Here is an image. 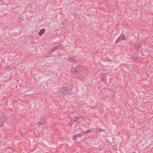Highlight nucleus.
<instances>
[{"label": "nucleus", "mask_w": 153, "mask_h": 153, "mask_svg": "<svg viewBox=\"0 0 153 153\" xmlns=\"http://www.w3.org/2000/svg\"><path fill=\"white\" fill-rule=\"evenodd\" d=\"M45 29H42L40 30L39 32V35L42 36L45 32Z\"/></svg>", "instance_id": "6e6552de"}, {"label": "nucleus", "mask_w": 153, "mask_h": 153, "mask_svg": "<svg viewBox=\"0 0 153 153\" xmlns=\"http://www.w3.org/2000/svg\"><path fill=\"white\" fill-rule=\"evenodd\" d=\"M71 92V90L68 88L64 87L59 91V93L60 95L64 97L65 95L70 94Z\"/></svg>", "instance_id": "f257e3e1"}, {"label": "nucleus", "mask_w": 153, "mask_h": 153, "mask_svg": "<svg viewBox=\"0 0 153 153\" xmlns=\"http://www.w3.org/2000/svg\"><path fill=\"white\" fill-rule=\"evenodd\" d=\"M68 60L69 61H74V59H73V58H72L71 57H69L68 59Z\"/></svg>", "instance_id": "ddd939ff"}, {"label": "nucleus", "mask_w": 153, "mask_h": 153, "mask_svg": "<svg viewBox=\"0 0 153 153\" xmlns=\"http://www.w3.org/2000/svg\"><path fill=\"white\" fill-rule=\"evenodd\" d=\"M46 122V120L45 119L41 120V121L39 122V125L42 126L44 125Z\"/></svg>", "instance_id": "0eeeda50"}, {"label": "nucleus", "mask_w": 153, "mask_h": 153, "mask_svg": "<svg viewBox=\"0 0 153 153\" xmlns=\"http://www.w3.org/2000/svg\"><path fill=\"white\" fill-rule=\"evenodd\" d=\"M76 135H74L72 136V139L74 140H75L76 138Z\"/></svg>", "instance_id": "4468645a"}, {"label": "nucleus", "mask_w": 153, "mask_h": 153, "mask_svg": "<svg viewBox=\"0 0 153 153\" xmlns=\"http://www.w3.org/2000/svg\"><path fill=\"white\" fill-rule=\"evenodd\" d=\"M75 135L76 136V137H81L82 136V133H79V134H77Z\"/></svg>", "instance_id": "9d476101"}, {"label": "nucleus", "mask_w": 153, "mask_h": 153, "mask_svg": "<svg viewBox=\"0 0 153 153\" xmlns=\"http://www.w3.org/2000/svg\"><path fill=\"white\" fill-rule=\"evenodd\" d=\"M52 53H51V51H50L49 53V54H51Z\"/></svg>", "instance_id": "2eb2a0df"}, {"label": "nucleus", "mask_w": 153, "mask_h": 153, "mask_svg": "<svg viewBox=\"0 0 153 153\" xmlns=\"http://www.w3.org/2000/svg\"><path fill=\"white\" fill-rule=\"evenodd\" d=\"M138 56L137 54H135L132 57V59L135 60L137 59V58Z\"/></svg>", "instance_id": "1a4fd4ad"}, {"label": "nucleus", "mask_w": 153, "mask_h": 153, "mask_svg": "<svg viewBox=\"0 0 153 153\" xmlns=\"http://www.w3.org/2000/svg\"><path fill=\"white\" fill-rule=\"evenodd\" d=\"M100 76L101 79L102 81L103 82H105L106 81V76L105 75V74L101 73L100 74Z\"/></svg>", "instance_id": "7ed1b4c3"}, {"label": "nucleus", "mask_w": 153, "mask_h": 153, "mask_svg": "<svg viewBox=\"0 0 153 153\" xmlns=\"http://www.w3.org/2000/svg\"><path fill=\"white\" fill-rule=\"evenodd\" d=\"M61 45H58L55 46L52 48V50H51V53H52L54 51L57 50V49L60 48Z\"/></svg>", "instance_id": "423d86ee"}, {"label": "nucleus", "mask_w": 153, "mask_h": 153, "mask_svg": "<svg viewBox=\"0 0 153 153\" xmlns=\"http://www.w3.org/2000/svg\"><path fill=\"white\" fill-rule=\"evenodd\" d=\"M82 66L80 65H79L75 68L74 71L75 72H79L82 70Z\"/></svg>", "instance_id": "20e7f679"}, {"label": "nucleus", "mask_w": 153, "mask_h": 153, "mask_svg": "<svg viewBox=\"0 0 153 153\" xmlns=\"http://www.w3.org/2000/svg\"><path fill=\"white\" fill-rule=\"evenodd\" d=\"M123 40H126L125 36L123 34H121L116 40L115 43H117L119 42L122 41Z\"/></svg>", "instance_id": "f03ea898"}, {"label": "nucleus", "mask_w": 153, "mask_h": 153, "mask_svg": "<svg viewBox=\"0 0 153 153\" xmlns=\"http://www.w3.org/2000/svg\"><path fill=\"white\" fill-rule=\"evenodd\" d=\"M98 130L100 131V132H101L102 131L105 132L106 131V129H102L101 128H98Z\"/></svg>", "instance_id": "9b49d317"}, {"label": "nucleus", "mask_w": 153, "mask_h": 153, "mask_svg": "<svg viewBox=\"0 0 153 153\" xmlns=\"http://www.w3.org/2000/svg\"><path fill=\"white\" fill-rule=\"evenodd\" d=\"M82 119V118L80 117H75L74 119L75 120H74V121L75 122H77L78 123H81Z\"/></svg>", "instance_id": "39448f33"}, {"label": "nucleus", "mask_w": 153, "mask_h": 153, "mask_svg": "<svg viewBox=\"0 0 153 153\" xmlns=\"http://www.w3.org/2000/svg\"><path fill=\"white\" fill-rule=\"evenodd\" d=\"M92 132H93L92 131L90 130H88V131H86L85 132H84V134H86V133H88L89 132L92 133Z\"/></svg>", "instance_id": "f8f14e48"}]
</instances>
